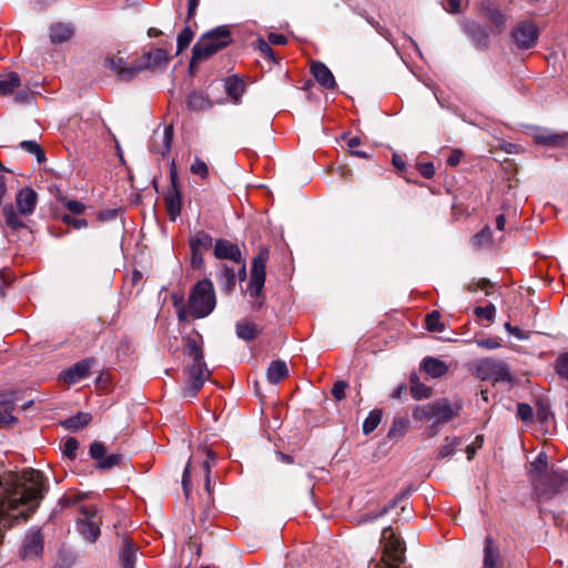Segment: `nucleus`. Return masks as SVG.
<instances>
[{
    "instance_id": "c85d7f7f",
    "label": "nucleus",
    "mask_w": 568,
    "mask_h": 568,
    "mask_svg": "<svg viewBox=\"0 0 568 568\" xmlns=\"http://www.w3.org/2000/svg\"><path fill=\"white\" fill-rule=\"evenodd\" d=\"M166 212L171 221H175L181 214L182 197L180 190L169 191L164 196Z\"/></svg>"
},
{
    "instance_id": "4468645a",
    "label": "nucleus",
    "mask_w": 568,
    "mask_h": 568,
    "mask_svg": "<svg viewBox=\"0 0 568 568\" xmlns=\"http://www.w3.org/2000/svg\"><path fill=\"white\" fill-rule=\"evenodd\" d=\"M536 144L545 148L557 149L568 145V133H557L548 129H536L532 133Z\"/></svg>"
},
{
    "instance_id": "c9c22d12",
    "label": "nucleus",
    "mask_w": 568,
    "mask_h": 568,
    "mask_svg": "<svg viewBox=\"0 0 568 568\" xmlns=\"http://www.w3.org/2000/svg\"><path fill=\"white\" fill-rule=\"evenodd\" d=\"M21 85V80L18 73L11 72L0 78V94L8 95Z\"/></svg>"
},
{
    "instance_id": "6ab92c4d",
    "label": "nucleus",
    "mask_w": 568,
    "mask_h": 568,
    "mask_svg": "<svg viewBox=\"0 0 568 568\" xmlns=\"http://www.w3.org/2000/svg\"><path fill=\"white\" fill-rule=\"evenodd\" d=\"M214 255L219 260H229L241 263L242 254L236 244L227 240H217L214 245Z\"/></svg>"
},
{
    "instance_id": "4c0bfd02",
    "label": "nucleus",
    "mask_w": 568,
    "mask_h": 568,
    "mask_svg": "<svg viewBox=\"0 0 568 568\" xmlns=\"http://www.w3.org/2000/svg\"><path fill=\"white\" fill-rule=\"evenodd\" d=\"M410 394L415 399L428 398L432 395V388L419 383L418 377L414 374L410 376Z\"/></svg>"
},
{
    "instance_id": "de8ad7c7",
    "label": "nucleus",
    "mask_w": 568,
    "mask_h": 568,
    "mask_svg": "<svg viewBox=\"0 0 568 568\" xmlns=\"http://www.w3.org/2000/svg\"><path fill=\"white\" fill-rule=\"evenodd\" d=\"M13 405L10 402H0V424L9 425L17 423V418L12 415Z\"/></svg>"
},
{
    "instance_id": "a19ab883",
    "label": "nucleus",
    "mask_w": 568,
    "mask_h": 568,
    "mask_svg": "<svg viewBox=\"0 0 568 568\" xmlns=\"http://www.w3.org/2000/svg\"><path fill=\"white\" fill-rule=\"evenodd\" d=\"M120 560L123 568H134L136 561V552L129 542L124 545L120 552Z\"/></svg>"
},
{
    "instance_id": "8fccbe9b",
    "label": "nucleus",
    "mask_w": 568,
    "mask_h": 568,
    "mask_svg": "<svg viewBox=\"0 0 568 568\" xmlns=\"http://www.w3.org/2000/svg\"><path fill=\"white\" fill-rule=\"evenodd\" d=\"M190 171L201 179H206L209 175V168L206 163L197 156H195L193 163L191 164Z\"/></svg>"
},
{
    "instance_id": "473e14b6",
    "label": "nucleus",
    "mask_w": 568,
    "mask_h": 568,
    "mask_svg": "<svg viewBox=\"0 0 568 568\" xmlns=\"http://www.w3.org/2000/svg\"><path fill=\"white\" fill-rule=\"evenodd\" d=\"M500 562V554L498 547L494 546L490 537L486 538L484 548V565L483 568H497Z\"/></svg>"
},
{
    "instance_id": "c03bdc74",
    "label": "nucleus",
    "mask_w": 568,
    "mask_h": 568,
    "mask_svg": "<svg viewBox=\"0 0 568 568\" xmlns=\"http://www.w3.org/2000/svg\"><path fill=\"white\" fill-rule=\"evenodd\" d=\"M19 146L26 152L36 155L39 163L45 160L43 150L41 149L40 144H38L36 141H22L20 142Z\"/></svg>"
},
{
    "instance_id": "5701e85b",
    "label": "nucleus",
    "mask_w": 568,
    "mask_h": 568,
    "mask_svg": "<svg viewBox=\"0 0 568 568\" xmlns=\"http://www.w3.org/2000/svg\"><path fill=\"white\" fill-rule=\"evenodd\" d=\"M74 34V28L71 23L57 22L49 29V37L52 43H63L70 40Z\"/></svg>"
},
{
    "instance_id": "5fc2aeb1",
    "label": "nucleus",
    "mask_w": 568,
    "mask_h": 568,
    "mask_svg": "<svg viewBox=\"0 0 568 568\" xmlns=\"http://www.w3.org/2000/svg\"><path fill=\"white\" fill-rule=\"evenodd\" d=\"M206 459L202 463V467L204 470L205 476V489L207 493L211 491V480H210V473H211V465L210 460H213L215 458V455L212 450H206Z\"/></svg>"
},
{
    "instance_id": "4be33fe9",
    "label": "nucleus",
    "mask_w": 568,
    "mask_h": 568,
    "mask_svg": "<svg viewBox=\"0 0 568 568\" xmlns=\"http://www.w3.org/2000/svg\"><path fill=\"white\" fill-rule=\"evenodd\" d=\"M547 455L545 453H539L538 456L535 458L534 462L530 463V479L532 481V485L535 483H539L541 485L546 477L545 475L550 471L548 469V460Z\"/></svg>"
},
{
    "instance_id": "6e6552de",
    "label": "nucleus",
    "mask_w": 568,
    "mask_h": 568,
    "mask_svg": "<svg viewBox=\"0 0 568 568\" xmlns=\"http://www.w3.org/2000/svg\"><path fill=\"white\" fill-rule=\"evenodd\" d=\"M211 372L207 369L205 362H192L185 368V382L182 394L185 398H194L197 392L209 379Z\"/></svg>"
},
{
    "instance_id": "f03ea898",
    "label": "nucleus",
    "mask_w": 568,
    "mask_h": 568,
    "mask_svg": "<svg viewBox=\"0 0 568 568\" xmlns=\"http://www.w3.org/2000/svg\"><path fill=\"white\" fill-rule=\"evenodd\" d=\"M382 555L379 559H372L368 568H408L406 566V547L392 527H386L381 537Z\"/></svg>"
},
{
    "instance_id": "b1692460",
    "label": "nucleus",
    "mask_w": 568,
    "mask_h": 568,
    "mask_svg": "<svg viewBox=\"0 0 568 568\" xmlns=\"http://www.w3.org/2000/svg\"><path fill=\"white\" fill-rule=\"evenodd\" d=\"M143 64L142 70L144 68L155 69L160 67H165L169 62V55L163 49H154L143 54L142 57Z\"/></svg>"
},
{
    "instance_id": "69168bd1",
    "label": "nucleus",
    "mask_w": 568,
    "mask_h": 568,
    "mask_svg": "<svg viewBox=\"0 0 568 568\" xmlns=\"http://www.w3.org/2000/svg\"><path fill=\"white\" fill-rule=\"evenodd\" d=\"M418 171L424 178L430 179L435 174V166L432 162L422 163L418 166Z\"/></svg>"
},
{
    "instance_id": "49530a36",
    "label": "nucleus",
    "mask_w": 568,
    "mask_h": 568,
    "mask_svg": "<svg viewBox=\"0 0 568 568\" xmlns=\"http://www.w3.org/2000/svg\"><path fill=\"white\" fill-rule=\"evenodd\" d=\"M194 33L192 29L186 26L178 36L176 43V54H180L184 49H186L192 42Z\"/></svg>"
},
{
    "instance_id": "58836bf2",
    "label": "nucleus",
    "mask_w": 568,
    "mask_h": 568,
    "mask_svg": "<svg viewBox=\"0 0 568 568\" xmlns=\"http://www.w3.org/2000/svg\"><path fill=\"white\" fill-rule=\"evenodd\" d=\"M485 19L498 32L504 28L506 23V17L497 8H487L485 12Z\"/></svg>"
},
{
    "instance_id": "ddd939ff",
    "label": "nucleus",
    "mask_w": 568,
    "mask_h": 568,
    "mask_svg": "<svg viewBox=\"0 0 568 568\" xmlns=\"http://www.w3.org/2000/svg\"><path fill=\"white\" fill-rule=\"evenodd\" d=\"M513 39L524 50L532 48L538 39V29L529 22H520L513 30Z\"/></svg>"
},
{
    "instance_id": "0e129e2a",
    "label": "nucleus",
    "mask_w": 568,
    "mask_h": 568,
    "mask_svg": "<svg viewBox=\"0 0 568 568\" xmlns=\"http://www.w3.org/2000/svg\"><path fill=\"white\" fill-rule=\"evenodd\" d=\"M65 207L69 210L72 214H81L83 213L85 206L83 203L77 201V200H70L65 203Z\"/></svg>"
},
{
    "instance_id": "37998d69",
    "label": "nucleus",
    "mask_w": 568,
    "mask_h": 568,
    "mask_svg": "<svg viewBox=\"0 0 568 568\" xmlns=\"http://www.w3.org/2000/svg\"><path fill=\"white\" fill-rule=\"evenodd\" d=\"M460 443H462L460 439L457 437H454V438L446 437L444 439V443L439 447L438 458H447V457L453 456L456 447L458 445H460Z\"/></svg>"
},
{
    "instance_id": "864d4df0",
    "label": "nucleus",
    "mask_w": 568,
    "mask_h": 568,
    "mask_svg": "<svg viewBox=\"0 0 568 568\" xmlns=\"http://www.w3.org/2000/svg\"><path fill=\"white\" fill-rule=\"evenodd\" d=\"M555 369L560 377L568 379V353L557 358Z\"/></svg>"
},
{
    "instance_id": "393cba45",
    "label": "nucleus",
    "mask_w": 568,
    "mask_h": 568,
    "mask_svg": "<svg viewBox=\"0 0 568 568\" xmlns=\"http://www.w3.org/2000/svg\"><path fill=\"white\" fill-rule=\"evenodd\" d=\"M43 550V544L40 532H33L29 535L24 544L22 546V557L23 558H36Z\"/></svg>"
},
{
    "instance_id": "bf43d9fd",
    "label": "nucleus",
    "mask_w": 568,
    "mask_h": 568,
    "mask_svg": "<svg viewBox=\"0 0 568 568\" xmlns=\"http://www.w3.org/2000/svg\"><path fill=\"white\" fill-rule=\"evenodd\" d=\"M517 415L523 422H530L534 417L532 408L526 403H520L517 406Z\"/></svg>"
},
{
    "instance_id": "09e8293b",
    "label": "nucleus",
    "mask_w": 568,
    "mask_h": 568,
    "mask_svg": "<svg viewBox=\"0 0 568 568\" xmlns=\"http://www.w3.org/2000/svg\"><path fill=\"white\" fill-rule=\"evenodd\" d=\"M87 497L83 493H71L69 495H64L59 499V506L61 509L67 507L77 505L81 503Z\"/></svg>"
},
{
    "instance_id": "338daca9",
    "label": "nucleus",
    "mask_w": 568,
    "mask_h": 568,
    "mask_svg": "<svg viewBox=\"0 0 568 568\" xmlns=\"http://www.w3.org/2000/svg\"><path fill=\"white\" fill-rule=\"evenodd\" d=\"M190 463L186 465L184 471H183V476H182V486H183V490H184V494L186 496V498L189 497L190 495Z\"/></svg>"
},
{
    "instance_id": "c756f323",
    "label": "nucleus",
    "mask_w": 568,
    "mask_h": 568,
    "mask_svg": "<svg viewBox=\"0 0 568 568\" xmlns=\"http://www.w3.org/2000/svg\"><path fill=\"white\" fill-rule=\"evenodd\" d=\"M185 354L192 358V362H204L203 354V342L202 336L197 335V337L189 336L185 339Z\"/></svg>"
},
{
    "instance_id": "423d86ee",
    "label": "nucleus",
    "mask_w": 568,
    "mask_h": 568,
    "mask_svg": "<svg viewBox=\"0 0 568 568\" xmlns=\"http://www.w3.org/2000/svg\"><path fill=\"white\" fill-rule=\"evenodd\" d=\"M268 260V250H261L253 258L251 277L246 292L254 298L252 308L258 311L264 304L263 288L265 284V267Z\"/></svg>"
},
{
    "instance_id": "f3484780",
    "label": "nucleus",
    "mask_w": 568,
    "mask_h": 568,
    "mask_svg": "<svg viewBox=\"0 0 568 568\" xmlns=\"http://www.w3.org/2000/svg\"><path fill=\"white\" fill-rule=\"evenodd\" d=\"M93 364L94 359L92 358L82 359L75 363L69 369L64 371L61 374V378H63V381L70 385L75 384L81 379L85 378L87 376H89Z\"/></svg>"
},
{
    "instance_id": "13d9d810",
    "label": "nucleus",
    "mask_w": 568,
    "mask_h": 568,
    "mask_svg": "<svg viewBox=\"0 0 568 568\" xmlns=\"http://www.w3.org/2000/svg\"><path fill=\"white\" fill-rule=\"evenodd\" d=\"M62 221L67 225L72 226L74 230H80L88 226L87 220L74 217L71 214H63Z\"/></svg>"
},
{
    "instance_id": "603ef678",
    "label": "nucleus",
    "mask_w": 568,
    "mask_h": 568,
    "mask_svg": "<svg viewBox=\"0 0 568 568\" xmlns=\"http://www.w3.org/2000/svg\"><path fill=\"white\" fill-rule=\"evenodd\" d=\"M491 286H493V284H491V282L489 280L480 278V280H478L476 282L474 281V282L468 283L466 285V290L468 292H475L477 290H481V291H485V293L487 295H489L490 294L489 288H491Z\"/></svg>"
},
{
    "instance_id": "e2e57ef3",
    "label": "nucleus",
    "mask_w": 568,
    "mask_h": 568,
    "mask_svg": "<svg viewBox=\"0 0 568 568\" xmlns=\"http://www.w3.org/2000/svg\"><path fill=\"white\" fill-rule=\"evenodd\" d=\"M464 156V152L459 149H454L450 151V154L449 156L447 158V165L454 168V166H457L460 161H462V158Z\"/></svg>"
},
{
    "instance_id": "7ed1b4c3",
    "label": "nucleus",
    "mask_w": 568,
    "mask_h": 568,
    "mask_svg": "<svg viewBox=\"0 0 568 568\" xmlns=\"http://www.w3.org/2000/svg\"><path fill=\"white\" fill-rule=\"evenodd\" d=\"M189 312L194 318L209 316L216 306V296L211 280H201L192 288L189 295Z\"/></svg>"
},
{
    "instance_id": "3c124183",
    "label": "nucleus",
    "mask_w": 568,
    "mask_h": 568,
    "mask_svg": "<svg viewBox=\"0 0 568 568\" xmlns=\"http://www.w3.org/2000/svg\"><path fill=\"white\" fill-rule=\"evenodd\" d=\"M474 314L479 318H485L488 322H493L496 315V307L494 304H488L487 306H477L474 310Z\"/></svg>"
},
{
    "instance_id": "9d476101",
    "label": "nucleus",
    "mask_w": 568,
    "mask_h": 568,
    "mask_svg": "<svg viewBox=\"0 0 568 568\" xmlns=\"http://www.w3.org/2000/svg\"><path fill=\"white\" fill-rule=\"evenodd\" d=\"M545 477L541 485L539 483L534 484L535 491L539 498H551L568 483V471L560 468H550V471Z\"/></svg>"
},
{
    "instance_id": "a18cd8bd",
    "label": "nucleus",
    "mask_w": 568,
    "mask_h": 568,
    "mask_svg": "<svg viewBox=\"0 0 568 568\" xmlns=\"http://www.w3.org/2000/svg\"><path fill=\"white\" fill-rule=\"evenodd\" d=\"M426 327L429 332L442 333L445 331V325L440 322V313L433 311L426 316Z\"/></svg>"
},
{
    "instance_id": "4d7b16f0",
    "label": "nucleus",
    "mask_w": 568,
    "mask_h": 568,
    "mask_svg": "<svg viewBox=\"0 0 568 568\" xmlns=\"http://www.w3.org/2000/svg\"><path fill=\"white\" fill-rule=\"evenodd\" d=\"M406 427H407V420H405V419L394 420V423L388 432V437L395 438V437L402 436L404 434Z\"/></svg>"
},
{
    "instance_id": "cd10ccee",
    "label": "nucleus",
    "mask_w": 568,
    "mask_h": 568,
    "mask_svg": "<svg viewBox=\"0 0 568 568\" xmlns=\"http://www.w3.org/2000/svg\"><path fill=\"white\" fill-rule=\"evenodd\" d=\"M236 336L245 342L255 339L261 334V328L253 322L243 320L235 325Z\"/></svg>"
},
{
    "instance_id": "f8f14e48",
    "label": "nucleus",
    "mask_w": 568,
    "mask_h": 568,
    "mask_svg": "<svg viewBox=\"0 0 568 568\" xmlns=\"http://www.w3.org/2000/svg\"><path fill=\"white\" fill-rule=\"evenodd\" d=\"M213 243L212 236L204 232L199 231L189 240L191 251V266L193 268H201L203 266V252L211 248Z\"/></svg>"
},
{
    "instance_id": "7c9ffc66",
    "label": "nucleus",
    "mask_w": 568,
    "mask_h": 568,
    "mask_svg": "<svg viewBox=\"0 0 568 568\" xmlns=\"http://www.w3.org/2000/svg\"><path fill=\"white\" fill-rule=\"evenodd\" d=\"M217 281L221 288L224 292L230 293L235 287L236 283V274L234 268L227 266L226 264H221Z\"/></svg>"
},
{
    "instance_id": "e433bc0d",
    "label": "nucleus",
    "mask_w": 568,
    "mask_h": 568,
    "mask_svg": "<svg viewBox=\"0 0 568 568\" xmlns=\"http://www.w3.org/2000/svg\"><path fill=\"white\" fill-rule=\"evenodd\" d=\"M212 105L211 101L201 92H192L187 97V106L194 111H203L210 109Z\"/></svg>"
},
{
    "instance_id": "39448f33",
    "label": "nucleus",
    "mask_w": 568,
    "mask_h": 568,
    "mask_svg": "<svg viewBox=\"0 0 568 568\" xmlns=\"http://www.w3.org/2000/svg\"><path fill=\"white\" fill-rule=\"evenodd\" d=\"M460 406L452 404L447 398H440L436 402L419 405L413 410L415 420H432L434 425L448 423L457 416Z\"/></svg>"
},
{
    "instance_id": "2f4dec72",
    "label": "nucleus",
    "mask_w": 568,
    "mask_h": 568,
    "mask_svg": "<svg viewBox=\"0 0 568 568\" xmlns=\"http://www.w3.org/2000/svg\"><path fill=\"white\" fill-rule=\"evenodd\" d=\"M2 214L6 225L12 231L26 229V223L21 219L19 211H16L12 205L8 204L2 207Z\"/></svg>"
},
{
    "instance_id": "dca6fc26",
    "label": "nucleus",
    "mask_w": 568,
    "mask_h": 568,
    "mask_svg": "<svg viewBox=\"0 0 568 568\" xmlns=\"http://www.w3.org/2000/svg\"><path fill=\"white\" fill-rule=\"evenodd\" d=\"M463 31L470 39L477 49H487L489 45V34L487 30L474 20H467L463 23Z\"/></svg>"
},
{
    "instance_id": "20e7f679",
    "label": "nucleus",
    "mask_w": 568,
    "mask_h": 568,
    "mask_svg": "<svg viewBox=\"0 0 568 568\" xmlns=\"http://www.w3.org/2000/svg\"><path fill=\"white\" fill-rule=\"evenodd\" d=\"M231 43V33L226 27H219L201 37L192 50L191 67L209 59Z\"/></svg>"
},
{
    "instance_id": "6e6d98bb",
    "label": "nucleus",
    "mask_w": 568,
    "mask_h": 568,
    "mask_svg": "<svg viewBox=\"0 0 568 568\" xmlns=\"http://www.w3.org/2000/svg\"><path fill=\"white\" fill-rule=\"evenodd\" d=\"M79 448V443L74 437H69L63 445V454L70 459H74L77 456V450Z\"/></svg>"
},
{
    "instance_id": "052dcab7",
    "label": "nucleus",
    "mask_w": 568,
    "mask_h": 568,
    "mask_svg": "<svg viewBox=\"0 0 568 568\" xmlns=\"http://www.w3.org/2000/svg\"><path fill=\"white\" fill-rule=\"evenodd\" d=\"M348 387V384L344 381H338L334 384L332 388V395L336 400H342L345 398V390Z\"/></svg>"
},
{
    "instance_id": "2eb2a0df",
    "label": "nucleus",
    "mask_w": 568,
    "mask_h": 568,
    "mask_svg": "<svg viewBox=\"0 0 568 568\" xmlns=\"http://www.w3.org/2000/svg\"><path fill=\"white\" fill-rule=\"evenodd\" d=\"M89 453L91 458L98 462V468L100 469H110L118 466L122 460V455L120 454L106 455V448L100 442L92 443Z\"/></svg>"
},
{
    "instance_id": "0eeeda50",
    "label": "nucleus",
    "mask_w": 568,
    "mask_h": 568,
    "mask_svg": "<svg viewBox=\"0 0 568 568\" xmlns=\"http://www.w3.org/2000/svg\"><path fill=\"white\" fill-rule=\"evenodd\" d=\"M81 517L77 520V530L89 542H95L101 535L102 518L95 506H82Z\"/></svg>"
},
{
    "instance_id": "9b49d317",
    "label": "nucleus",
    "mask_w": 568,
    "mask_h": 568,
    "mask_svg": "<svg viewBox=\"0 0 568 568\" xmlns=\"http://www.w3.org/2000/svg\"><path fill=\"white\" fill-rule=\"evenodd\" d=\"M173 141V126L165 125L163 128H156L149 142V150L151 153L156 154L161 158H165L172 146Z\"/></svg>"
},
{
    "instance_id": "412c9836",
    "label": "nucleus",
    "mask_w": 568,
    "mask_h": 568,
    "mask_svg": "<svg viewBox=\"0 0 568 568\" xmlns=\"http://www.w3.org/2000/svg\"><path fill=\"white\" fill-rule=\"evenodd\" d=\"M105 65L113 70L122 80H130L142 71L141 65L125 67V63L121 58H109L105 60Z\"/></svg>"
},
{
    "instance_id": "72a5a7b5",
    "label": "nucleus",
    "mask_w": 568,
    "mask_h": 568,
    "mask_svg": "<svg viewBox=\"0 0 568 568\" xmlns=\"http://www.w3.org/2000/svg\"><path fill=\"white\" fill-rule=\"evenodd\" d=\"M92 416L89 413L80 412L74 416L64 419L61 425L71 432H79L90 424Z\"/></svg>"
},
{
    "instance_id": "aec40b11",
    "label": "nucleus",
    "mask_w": 568,
    "mask_h": 568,
    "mask_svg": "<svg viewBox=\"0 0 568 568\" xmlns=\"http://www.w3.org/2000/svg\"><path fill=\"white\" fill-rule=\"evenodd\" d=\"M311 72L315 80L325 89L336 88V81L332 71L321 61H315L311 65Z\"/></svg>"
},
{
    "instance_id": "a211bd4d",
    "label": "nucleus",
    "mask_w": 568,
    "mask_h": 568,
    "mask_svg": "<svg viewBox=\"0 0 568 568\" xmlns=\"http://www.w3.org/2000/svg\"><path fill=\"white\" fill-rule=\"evenodd\" d=\"M37 202L38 194L31 187H23L16 195L17 209L23 216L31 215L34 212Z\"/></svg>"
},
{
    "instance_id": "bb28decb",
    "label": "nucleus",
    "mask_w": 568,
    "mask_h": 568,
    "mask_svg": "<svg viewBox=\"0 0 568 568\" xmlns=\"http://www.w3.org/2000/svg\"><path fill=\"white\" fill-rule=\"evenodd\" d=\"M224 90L234 103H239L245 91V82L237 77H229L224 80Z\"/></svg>"
},
{
    "instance_id": "1a4fd4ad",
    "label": "nucleus",
    "mask_w": 568,
    "mask_h": 568,
    "mask_svg": "<svg viewBox=\"0 0 568 568\" xmlns=\"http://www.w3.org/2000/svg\"><path fill=\"white\" fill-rule=\"evenodd\" d=\"M475 371L476 375L483 381H491L494 383H511L513 381L509 367L501 361L493 358L480 359L476 363Z\"/></svg>"
},
{
    "instance_id": "ea45409f",
    "label": "nucleus",
    "mask_w": 568,
    "mask_h": 568,
    "mask_svg": "<svg viewBox=\"0 0 568 568\" xmlns=\"http://www.w3.org/2000/svg\"><path fill=\"white\" fill-rule=\"evenodd\" d=\"M473 245L477 248L488 246L494 243L493 233L489 226H485L480 232L471 239Z\"/></svg>"
},
{
    "instance_id": "f704fd0d",
    "label": "nucleus",
    "mask_w": 568,
    "mask_h": 568,
    "mask_svg": "<svg viewBox=\"0 0 568 568\" xmlns=\"http://www.w3.org/2000/svg\"><path fill=\"white\" fill-rule=\"evenodd\" d=\"M288 374V368L285 362L274 361L270 364L266 377L271 384L280 383Z\"/></svg>"
},
{
    "instance_id": "774afa93",
    "label": "nucleus",
    "mask_w": 568,
    "mask_h": 568,
    "mask_svg": "<svg viewBox=\"0 0 568 568\" xmlns=\"http://www.w3.org/2000/svg\"><path fill=\"white\" fill-rule=\"evenodd\" d=\"M268 42L274 45H284V44H286L287 39L285 36L280 34V33H270Z\"/></svg>"
},
{
    "instance_id": "f257e3e1",
    "label": "nucleus",
    "mask_w": 568,
    "mask_h": 568,
    "mask_svg": "<svg viewBox=\"0 0 568 568\" xmlns=\"http://www.w3.org/2000/svg\"><path fill=\"white\" fill-rule=\"evenodd\" d=\"M47 491V479L40 470L33 468L0 479V542L4 536L3 529L33 513Z\"/></svg>"
},
{
    "instance_id": "a878e982",
    "label": "nucleus",
    "mask_w": 568,
    "mask_h": 568,
    "mask_svg": "<svg viewBox=\"0 0 568 568\" xmlns=\"http://www.w3.org/2000/svg\"><path fill=\"white\" fill-rule=\"evenodd\" d=\"M422 369L430 377L438 378L444 376L448 372V366L445 362L435 358L426 357L422 362Z\"/></svg>"
},
{
    "instance_id": "79ce46f5",
    "label": "nucleus",
    "mask_w": 568,
    "mask_h": 568,
    "mask_svg": "<svg viewBox=\"0 0 568 568\" xmlns=\"http://www.w3.org/2000/svg\"><path fill=\"white\" fill-rule=\"evenodd\" d=\"M381 420H382V410L374 409V410L369 412L368 416L365 418V420L363 423V433L365 435L373 433L376 429V427L379 425Z\"/></svg>"
},
{
    "instance_id": "680f3d73",
    "label": "nucleus",
    "mask_w": 568,
    "mask_h": 568,
    "mask_svg": "<svg viewBox=\"0 0 568 568\" xmlns=\"http://www.w3.org/2000/svg\"><path fill=\"white\" fill-rule=\"evenodd\" d=\"M256 48L270 60H274V53L273 50L271 49V43L268 41L258 39L256 41Z\"/></svg>"
}]
</instances>
